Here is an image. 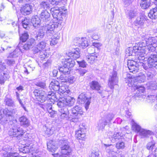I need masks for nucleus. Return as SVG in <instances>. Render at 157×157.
<instances>
[{"label": "nucleus", "instance_id": "nucleus-1", "mask_svg": "<svg viewBox=\"0 0 157 157\" xmlns=\"http://www.w3.org/2000/svg\"><path fill=\"white\" fill-rule=\"evenodd\" d=\"M10 125V129L8 131L9 135L12 137H17L18 139L21 137L19 142L22 144V146L20 147L19 151L23 153H28L35 147L34 145H32L33 138L31 135L25 132L23 129L19 127V124L16 119L10 120L8 122Z\"/></svg>", "mask_w": 157, "mask_h": 157}, {"label": "nucleus", "instance_id": "nucleus-2", "mask_svg": "<svg viewBox=\"0 0 157 157\" xmlns=\"http://www.w3.org/2000/svg\"><path fill=\"white\" fill-rule=\"evenodd\" d=\"M37 100L41 103L45 101L46 100L48 102L51 101L53 103L55 100V95L54 92L52 91L47 92L43 90L35 89L33 92Z\"/></svg>", "mask_w": 157, "mask_h": 157}, {"label": "nucleus", "instance_id": "nucleus-3", "mask_svg": "<svg viewBox=\"0 0 157 157\" xmlns=\"http://www.w3.org/2000/svg\"><path fill=\"white\" fill-rule=\"evenodd\" d=\"M134 79L136 80L138 83H140L145 82L146 80V78L145 75L142 73H140L135 78H133L131 75L127 74V78H126L125 81L126 83H128V85L129 86H132L134 85V83L133 82Z\"/></svg>", "mask_w": 157, "mask_h": 157}, {"label": "nucleus", "instance_id": "nucleus-4", "mask_svg": "<svg viewBox=\"0 0 157 157\" xmlns=\"http://www.w3.org/2000/svg\"><path fill=\"white\" fill-rule=\"evenodd\" d=\"M137 53V56H136V58L134 60H128V67L130 71L133 73H135L137 72L139 70L138 67L137 66V64H138L139 62H143L145 59V58L143 60H141L140 58L141 56H139Z\"/></svg>", "mask_w": 157, "mask_h": 157}, {"label": "nucleus", "instance_id": "nucleus-5", "mask_svg": "<svg viewBox=\"0 0 157 157\" xmlns=\"http://www.w3.org/2000/svg\"><path fill=\"white\" fill-rule=\"evenodd\" d=\"M35 43V40L33 39H29L25 44H23L24 43L20 42L13 53H14L16 51L18 50L21 52H22L24 50H28L33 47Z\"/></svg>", "mask_w": 157, "mask_h": 157}, {"label": "nucleus", "instance_id": "nucleus-6", "mask_svg": "<svg viewBox=\"0 0 157 157\" xmlns=\"http://www.w3.org/2000/svg\"><path fill=\"white\" fill-rule=\"evenodd\" d=\"M75 101V99L71 97H68L67 98L63 97L59 99L57 105L58 106L71 107L74 105Z\"/></svg>", "mask_w": 157, "mask_h": 157}, {"label": "nucleus", "instance_id": "nucleus-7", "mask_svg": "<svg viewBox=\"0 0 157 157\" xmlns=\"http://www.w3.org/2000/svg\"><path fill=\"white\" fill-rule=\"evenodd\" d=\"M118 79L117 73L116 71H113L110 73L108 78V85L111 89L114 88V86L117 85Z\"/></svg>", "mask_w": 157, "mask_h": 157}, {"label": "nucleus", "instance_id": "nucleus-8", "mask_svg": "<svg viewBox=\"0 0 157 157\" xmlns=\"http://www.w3.org/2000/svg\"><path fill=\"white\" fill-rule=\"evenodd\" d=\"M62 62L64 67L63 74H69L70 68L73 67L75 64V61L72 58H66L63 59Z\"/></svg>", "mask_w": 157, "mask_h": 157}, {"label": "nucleus", "instance_id": "nucleus-9", "mask_svg": "<svg viewBox=\"0 0 157 157\" xmlns=\"http://www.w3.org/2000/svg\"><path fill=\"white\" fill-rule=\"evenodd\" d=\"M50 11L54 19L56 20L57 21L59 22L62 21L63 18L65 17V13L60 11L58 7L51 8Z\"/></svg>", "mask_w": 157, "mask_h": 157}, {"label": "nucleus", "instance_id": "nucleus-10", "mask_svg": "<svg viewBox=\"0 0 157 157\" xmlns=\"http://www.w3.org/2000/svg\"><path fill=\"white\" fill-rule=\"evenodd\" d=\"M72 117L71 121L74 122H77L78 119L83 114V111L81 107L76 106L72 109Z\"/></svg>", "mask_w": 157, "mask_h": 157}, {"label": "nucleus", "instance_id": "nucleus-11", "mask_svg": "<svg viewBox=\"0 0 157 157\" xmlns=\"http://www.w3.org/2000/svg\"><path fill=\"white\" fill-rule=\"evenodd\" d=\"M156 58L155 54H151L150 56H149L147 62L148 63L147 64H144L141 62H139L141 64V65L143 67V68L146 71H151V70L153 69L154 70V66H150V65H153L154 64V62L155 59V58Z\"/></svg>", "mask_w": 157, "mask_h": 157}, {"label": "nucleus", "instance_id": "nucleus-12", "mask_svg": "<svg viewBox=\"0 0 157 157\" xmlns=\"http://www.w3.org/2000/svg\"><path fill=\"white\" fill-rule=\"evenodd\" d=\"M61 143L62 145L61 147V155H65L67 156H69L71 154L72 150L71 148L68 144V143L67 140H60Z\"/></svg>", "mask_w": 157, "mask_h": 157}, {"label": "nucleus", "instance_id": "nucleus-13", "mask_svg": "<svg viewBox=\"0 0 157 157\" xmlns=\"http://www.w3.org/2000/svg\"><path fill=\"white\" fill-rule=\"evenodd\" d=\"M91 98H88L84 93H82L78 97L77 101L79 104L85 103V108L86 110L89 108Z\"/></svg>", "mask_w": 157, "mask_h": 157}, {"label": "nucleus", "instance_id": "nucleus-14", "mask_svg": "<svg viewBox=\"0 0 157 157\" xmlns=\"http://www.w3.org/2000/svg\"><path fill=\"white\" fill-rule=\"evenodd\" d=\"M2 112H3V113L6 115V117H12L13 116V114L12 113L9 112V110L7 109L3 110L0 109V121H1V123L2 124H6L8 120L7 118L3 117V114L1 113Z\"/></svg>", "mask_w": 157, "mask_h": 157}, {"label": "nucleus", "instance_id": "nucleus-15", "mask_svg": "<svg viewBox=\"0 0 157 157\" xmlns=\"http://www.w3.org/2000/svg\"><path fill=\"white\" fill-rule=\"evenodd\" d=\"M50 14L47 11L43 10L40 14L39 17L42 24L44 25L49 21L50 20Z\"/></svg>", "mask_w": 157, "mask_h": 157}, {"label": "nucleus", "instance_id": "nucleus-16", "mask_svg": "<svg viewBox=\"0 0 157 157\" xmlns=\"http://www.w3.org/2000/svg\"><path fill=\"white\" fill-rule=\"evenodd\" d=\"M80 51L78 48H74L69 50L66 53V55L69 57H72L74 59H76L80 57Z\"/></svg>", "mask_w": 157, "mask_h": 157}, {"label": "nucleus", "instance_id": "nucleus-17", "mask_svg": "<svg viewBox=\"0 0 157 157\" xmlns=\"http://www.w3.org/2000/svg\"><path fill=\"white\" fill-rule=\"evenodd\" d=\"M41 26H43L44 31H46L47 34L50 35L53 33L54 29L57 26V25L52 22H50L49 24L47 25L45 23V24L42 25Z\"/></svg>", "mask_w": 157, "mask_h": 157}, {"label": "nucleus", "instance_id": "nucleus-18", "mask_svg": "<svg viewBox=\"0 0 157 157\" xmlns=\"http://www.w3.org/2000/svg\"><path fill=\"white\" fill-rule=\"evenodd\" d=\"M90 50H92V53L89 56H86V60L88 63L90 64H93L95 62L97 56H96L95 54L93 53L95 50L94 48L92 47L89 48L88 50V51L90 52Z\"/></svg>", "mask_w": 157, "mask_h": 157}, {"label": "nucleus", "instance_id": "nucleus-19", "mask_svg": "<svg viewBox=\"0 0 157 157\" xmlns=\"http://www.w3.org/2000/svg\"><path fill=\"white\" fill-rule=\"evenodd\" d=\"M109 138L113 143L117 141L120 139H121L123 135L119 131L115 132L113 134L112 133H109Z\"/></svg>", "mask_w": 157, "mask_h": 157}, {"label": "nucleus", "instance_id": "nucleus-20", "mask_svg": "<svg viewBox=\"0 0 157 157\" xmlns=\"http://www.w3.org/2000/svg\"><path fill=\"white\" fill-rule=\"evenodd\" d=\"M32 6L30 5L27 4L23 6L20 10V12L24 15H28L32 12Z\"/></svg>", "mask_w": 157, "mask_h": 157}, {"label": "nucleus", "instance_id": "nucleus-21", "mask_svg": "<svg viewBox=\"0 0 157 157\" xmlns=\"http://www.w3.org/2000/svg\"><path fill=\"white\" fill-rule=\"evenodd\" d=\"M146 20V17L144 15L139 13L138 16L134 21V24L136 26L142 25Z\"/></svg>", "mask_w": 157, "mask_h": 157}, {"label": "nucleus", "instance_id": "nucleus-22", "mask_svg": "<svg viewBox=\"0 0 157 157\" xmlns=\"http://www.w3.org/2000/svg\"><path fill=\"white\" fill-rule=\"evenodd\" d=\"M76 45L82 48H85L88 46L87 40L86 38H77Z\"/></svg>", "mask_w": 157, "mask_h": 157}, {"label": "nucleus", "instance_id": "nucleus-23", "mask_svg": "<svg viewBox=\"0 0 157 157\" xmlns=\"http://www.w3.org/2000/svg\"><path fill=\"white\" fill-rule=\"evenodd\" d=\"M57 92L59 95V99L65 97L66 96L68 95L70 91L68 88H65V86H61L59 88V89Z\"/></svg>", "mask_w": 157, "mask_h": 157}, {"label": "nucleus", "instance_id": "nucleus-24", "mask_svg": "<svg viewBox=\"0 0 157 157\" xmlns=\"http://www.w3.org/2000/svg\"><path fill=\"white\" fill-rule=\"evenodd\" d=\"M145 90V88L143 86H137L136 90V93L134 95V98L138 97L140 98V97L142 96V98H144V97H145L144 95Z\"/></svg>", "mask_w": 157, "mask_h": 157}, {"label": "nucleus", "instance_id": "nucleus-25", "mask_svg": "<svg viewBox=\"0 0 157 157\" xmlns=\"http://www.w3.org/2000/svg\"><path fill=\"white\" fill-rule=\"evenodd\" d=\"M46 46V43L44 41L38 43L35 46L33 47V53L36 54L40 52L41 50L44 49Z\"/></svg>", "mask_w": 157, "mask_h": 157}, {"label": "nucleus", "instance_id": "nucleus-26", "mask_svg": "<svg viewBox=\"0 0 157 157\" xmlns=\"http://www.w3.org/2000/svg\"><path fill=\"white\" fill-rule=\"evenodd\" d=\"M49 89H51V91L55 92V91H57L60 87L59 83L58 81L53 80L50 83L49 86ZM55 95V98H56V95Z\"/></svg>", "mask_w": 157, "mask_h": 157}, {"label": "nucleus", "instance_id": "nucleus-27", "mask_svg": "<svg viewBox=\"0 0 157 157\" xmlns=\"http://www.w3.org/2000/svg\"><path fill=\"white\" fill-rule=\"evenodd\" d=\"M45 133L48 135H51L55 131V127L52 124H46L44 127Z\"/></svg>", "mask_w": 157, "mask_h": 157}, {"label": "nucleus", "instance_id": "nucleus-28", "mask_svg": "<svg viewBox=\"0 0 157 157\" xmlns=\"http://www.w3.org/2000/svg\"><path fill=\"white\" fill-rule=\"evenodd\" d=\"M154 134V133L149 130L142 128L140 130L139 135L141 138H147Z\"/></svg>", "mask_w": 157, "mask_h": 157}, {"label": "nucleus", "instance_id": "nucleus-29", "mask_svg": "<svg viewBox=\"0 0 157 157\" xmlns=\"http://www.w3.org/2000/svg\"><path fill=\"white\" fill-rule=\"evenodd\" d=\"M75 135L78 139L83 140L86 137L85 129L84 128H80L76 132Z\"/></svg>", "mask_w": 157, "mask_h": 157}, {"label": "nucleus", "instance_id": "nucleus-30", "mask_svg": "<svg viewBox=\"0 0 157 157\" xmlns=\"http://www.w3.org/2000/svg\"><path fill=\"white\" fill-rule=\"evenodd\" d=\"M140 50H136V51H135L133 49V47H129L126 50L125 56L128 57V56H135V58L136 56H137V53L139 52Z\"/></svg>", "mask_w": 157, "mask_h": 157}, {"label": "nucleus", "instance_id": "nucleus-31", "mask_svg": "<svg viewBox=\"0 0 157 157\" xmlns=\"http://www.w3.org/2000/svg\"><path fill=\"white\" fill-rule=\"evenodd\" d=\"M31 22L35 28L38 27L40 25H42L40 19L37 16H33L31 19Z\"/></svg>", "mask_w": 157, "mask_h": 157}, {"label": "nucleus", "instance_id": "nucleus-32", "mask_svg": "<svg viewBox=\"0 0 157 157\" xmlns=\"http://www.w3.org/2000/svg\"><path fill=\"white\" fill-rule=\"evenodd\" d=\"M20 124L25 127H27L30 125V122L28 119L24 116H22L19 118Z\"/></svg>", "mask_w": 157, "mask_h": 157}, {"label": "nucleus", "instance_id": "nucleus-33", "mask_svg": "<svg viewBox=\"0 0 157 157\" xmlns=\"http://www.w3.org/2000/svg\"><path fill=\"white\" fill-rule=\"evenodd\" d=\"M14 101L9 95H6L4 99V103L8 106L13 107L14 105Z\"/></svg>", "mask_w": 157, "mask_h": 157}, {"label": "nucleus", "instance_id": "nucleus-34", "mask_svg": "<svg viewBox=\"0 0 157 157\" xmlns=\"http://www.w3.org/2000/svg\"><path fill=\"white\" fill-rule=\"evenodd\" d=\"M59 107V108L58 110L60 113L59 114L60 115L62 118H64L68 114V109L66 106Z\"/></svg>", "mask_w": 157, "mask_h": 157}, {"label": "nucleus", "instance_id": "nucleus-35", "mask_svg": "<svg viewBox=\"0 0 157 157\" xmlns=\"http://www.w3.org/2000/svg\"><path fill=\"white\" fill-rule=\"evenodd\" d=\"M46 108L48 113V115L52 117H54L56 115V112L52 109V105L50 103H47L46 105Z\"/></svg>", "mask_w": 157, "mask_h": 157}, {"label": "nucleus", "instance_id": "nucleus-36", "mask_svg": "<svg viewBox=\"0 0 157 157\" xmlns=\"http://www.w3.org/2000/svg\"><path fill=\"white\" fill-rule=\"evenodd\" d=\"M90 86L92 90H100L101 87L99 82L95 80L93 81L90 83Z\"/></svg>", "mask_w": 157, "mask_h": 157}, {"label": "nucleus", "instance_id": "nucleus-37", "mask_svg": "<svg viewBox=\"0 0 157 157\" xmlns=\"http://www.w3.org/2000/svg\"><path fill=\"white\" fill-rule=\"evenodd\" d=\"M17 98L19 102V104L21 105V106L24 109V110L27 111L26 107L24 106L25 104V98L22 96H19V94L17 92H16Z\"/></svg>", "mask_w": 157, "mask_h": 157}, {"label": "nucleus", "instance_id": "nucleus-38", "mask_svg": "<svg viewBox=\"0 0 157 157\" xmlns=\"http://www.w3.org/2000/svg\"><path fill=\"white\" fill-rule=\"evenodd\" d=\"M108 122L106 119H103L100 120L98 124L97 128L99 130L103 131L105 126L107 124Z\"/></svg>", "mask_w": 157, "mask_h": 157}, {"label": "nucleus", "instance_id": "nucleus-39", "mask_svg": "<svg viewBox=\"0 0 157 157\" xmlns=\"http://www.w3.org/2000/svg\"><path fill=\"white\" fill-rule=\"evenodd\" d=\"M59 39L60 36L58 34H54L50 40V45L52 46L56 45L58 43Z\"/></svg>", "mask_w": 157, "mask_h": 157}, {"label": "nucleus", "instance_id": "nucleus-40", "mask_svg": "<svg viewBox=\"0 0 157 157\" xmlns=\"http://www.w3.org/2000/svg\"><path fill=\"white\" fill-rule=\"evenodd\" d=\"M151 0H141L140 5L142 9H146L150 6Z\"/></svg>", "mask_w": 157, "mask_h": 157}, {"label": "nucleus", "instance_id": "nucleus-41", "mask_svg": "<svg viewBox=\"0 0 157 157\" xmlns=\"http://www.w3.org/2000/svg\"><path fill=\"white\" fill-rule=\"evenodd\" d=\"M139 13L133 10H128L126 15L127 17L129 19L132 20L135 17L138 16Z\"/></svg>", "mask_w": 157, "mask_h": 157}, {"label": "nucleus", "instance_id": "nucleus-42", "mask_svg": "<svg viewBox=\"0 0 157 157\" xmlns=\"http://www.w3.org/2000/svg\"><path fill=\"white\" fill-rule=\"evenodd\" d=\"M148 16L152 19L157 18V8H155L150 10L148 13Z\"/></svg>", "mask_w": 157, "mask_h": 157}, {"label": "nucleus", "instance_id": "nucleus-43", "mask_svg": "<svg viewBox=\"0 0 157 157\" xmlns=\"http://www.w3.org/2000/svg\"><path fill=\"white\" fill-rule=\"evenodd\" d=\"M132 128L134 131L139 133L140 132V130L142 129L140 126L134 121H132Z\"/></svg>", "mask_w": 157, "mask_h": 157}, {"label": "nucleus", "instance_id": "nucleus-44", "mask_svg": "<svg viewBox=\"0 0 157 157\" xmlns=\"http://www.w3.org/2000/svg\"><path fill=\"white\" fill-rule=\"evenodd\" d=\"M36 86L43 89V90L47 92H49L48 90L47 89L46 83L44 82L38 81L35 83Z\"/></svg>", "mask_w": 157, "mask_h": 157}, {"label": "nucleus", "instance_id": "nucleus-45", "mask_svg": "<svg viewBox=\"0 0 157 157\" xmlns=\"http://www.w3.org/2000/svg\"><path fill=\"white\" fill-rule=\"evenodd\" d=\"M3 155L4 157H18V154L16 152H9L5 151Z\"/></svg>", "mask_w": 157, "mask_h": 157}, {"label": "nucleus", "instance_id": "nucleus-46", "mask_svg": "<svg viewBox=\"0 0 157 157\" xmlns=\"http://www.w3.org/2000/svg\"><path fill=\"white\" fill-rule=\"evenodd\" d=\"M49 3L47 1H43L40 3V7L41 9L47 10L49 8Z\"/></svg>", "mask_w": 157, "mask_h": 157}, {"label": "nucleus", "instance_id": "nucleus-47", "mask_svg": "<svg viewBox=\"0 0 157 157\" xmlns=\"http://www.w3.org/2000/svg\"><path fill=\"white\" fill-rule=\"evenodd\" d=\"M149 89L152 90H154L155 92L157 93L156 95V104L154 105V108L157 110V86L155 84H152L149 87Z\"/></svg>", "mask_w": 157, "mask_h": 157}, {"label": "nucleus", "instance_id": "nucleus-48", "mask_svg": "<svg viewBox=\"0 0 157 157\" xmlns=\"http://www.w3.org/2000/svg\"><path fill=\"white\" fill-rule=\"evenodd\" d=\"M48 148L50 151H54L57 147L52 141H49L47 144Z\"/></svg>", "mask_w": 157, "mask_h": 157}, {"label": "nucleus", "instance_id": "nucleus-49", "mask_svg": "<svg viewBox=\"0 0 157 157\" xmlns=\"http://www.w3.org/2000/svg\"><path fill=\"white\" fill-rule=\"evenodd\" d=\"M46 49H43L40 52V57L42 59H44L49 57V55L46 52Z\"/></svg>", "mask_w": 157, "mask_h": 157}, {"label": "nucleus", "instance_id": "nucleus-50", "mask_svg": "<svg viewBox=\"0 0 157 157\" xmlns=\"http://www.w3.org/2000/svg\"><path fill=\"white\" fill-rule=\"evenodd\" d=\"M29 37V35L27 32H25L20 36V40L22 41V43H24L28 39Z\"/></svg>", "mask_w": 157, "mask_h": 157}, {"label": "nucleus", "instance_id": "nucleus-51", "mask_svg": "<svg viewBox=\"0 0 157 157\" xmlns=\"http://www.w3.org/2000/svg\"><path fill=\"white\" fill-rule=\"evenodd\" d=\"M43 29L44 28H43L42 29H40L38 31V33L36 36L37 40H40V38H42L44 37L45 31Z\"/></svg>", "mask_w": 157, "mask_h": 157}, {"label": "nucleus", "instance_id": "nucleus-52", "mask_svg": "<svg viewBox=\"0 0 157 157\" xmlns=\"http://www.w3.org/2000/svg\"><path fill=\"white\" fill-rule=\"evenodd\" d=\"M155 143L154 141H152L148 143L147 145V148L149 150L153 151V149L155 148Z\"/></svg>", "mask_w": 157, "mask_h": 157}, {"label": "nucleus", "instance_id": "nucleus-53", "mask_svg": "<svg viewBox=\"0 0 157 157\" xmlns=\"http://www.w3.org/2000/svg\"><path fill=\"white\" fill-rule=\"evenodd\" d=\"M29 23V20L26 18L24 19V21H22V25L24 28L27 29Z\"/></svg>", "mask_w": 157, "mask_h": 157}, {"label": "nucleus", "instance_id": "nucleus-54", "mask_svg": "<svg viewBox=\"0 0 157 157\" xmlns=\"http://www.w3.org/2000/svg\"><path fill=\"white\" fill-rule=\"evenodd\" d=\"M148 102L152 103L154 102L156 100V96L153 95H148L146 98Z\"/></svg>", "mask_w": 157, "mask_h": 157}, {"label": "nucleus", "instance_id": "nucleus-55", "mask_svg": "<svg viewBox=\"0 0 157 157\" xmlns=\"http://www.w3.org/2000/svg\"><path fill=\"white\" fill-rule=\"evenodd\" d=\"M116 147L117 149H123L125 147L124 143L123 141L118 142L116 144Z\"/></svg>", "mask_w": 157, "mask_h": 157}, {"label": "nucleus", "instance_id": "nucleus-56", "mask_svg": "<svg viewBox=\"0 0 157 157\" xmlns=\"http://www.w3.org/2000/svg\"><path fill=\"white\" fill-rule=\"evenodd\" d=\"M151 71H146L147 76V79H149L152 78L154 76V73L155 70H152Z\"/></svg>", "mask_w": 157, "mask_h": 157}, {"label": "nucleus", "instance_id": "nucleus-57", "mask_svg": "<svg viewBox=\"0 0 157 157\" xmlns=\"http://www.w3.org/2000/svg\"><path fill=\"white\" fill-rule=\"evenodd\" d=\"M104 145L106 147V150L108 153H110L111 151H114L113 150V146L112 145H107L104 144Z\"/></svg>", "mask_w": 157, "mask_h": 157}, {"label": "nucleus", "instance_id": "nucleus-58", "mask_svg": "<svg viewBox=\"0 0 157 157\" xmlns=\"http://www.w3.org/2000/svg\"><path fill=\"white\" fill-rule=\"evenodd\" d=\"M77 72L80 76H83L87 72V71L85 69L80 68L77 70Z\"/></svg>", "mask_w": 157, "mask_h": 157}, {"label": "nucleus", "instance_id": "nucleus-59", "mask_svg": "<svg viewBox=\"0 0 157 157\" xmlns=\"http://www.w3.org/2000/svg\"><path fill=\"white\" fill-rule=\"evenodd\" d=\"M79 67L84 68L86 67L87 65V63L84 60L81 61H76Z\"/></svg>", "mask_w": 157, "mask_h": 157}, {"label": "nucleus", "instance_id": "nucleus-60", "mask_svg": "<svg viewBox=\"0 0 157 157\" xmlns=\"http://www.w3.org/2000/svg\"><path fill=\"white\" fill-rule=\"evenodd\" d=\"M114 117V115L112 113H110L108 114L106 116V120L108 122V123L110 122V121L112 120V119Z\"/></svg>", "mask_w": 157, "mask_h": 157}, {"label": "nucleus", "instance_id": "nucleus-61", "mask_svg": "<svg viewBox=\"0 0 157 157\" xmlns=\"http://www.w3.org/2000/svg\"><path fill=\"white\" fill-rule=\"evenodd\" d=\"M99 155V152L98 151H93L91 152L90 155V157H98Z\"/></svg>", "mask_w": 157, "mask_h": 157}, {"label": "nucleus", "instance_id": "nucleus-62", "mask_svg": "<svg viewBox=\"0 0 157 157\" xmlns=\"http://www.w3.org/2000/svg\"><path fill=\"white\" fill-rule=\"evenodd\" d=\"M92 38L94 40H97L99 39L100 36L97 33H93L91 36Z\"/></svg>", "mask_w": 157, "mask_h": 157}, {"label": "nucleus", "instance_id": "nucleus-63", "mask_svg": "<svg viewBox=\"0 0 157 157\" xmlns=\"http://www.w3.org/2000/svg\"><path fill=\"white\" fill-rule=\"evenodd\" d=\"M156 58H155V62H154V64L152 65L151 64V66H154V70L155 69H157V54H155Z\"/></svg>", "mask_w": 157, "mask_h": 157}, {"label": "nucleus", "instance_id": "nucleus-64", "mask_svg": "<svg viewBox=\"0 0 157 157\" xmlns=\"http://www.w3.org/2000/svg\"><path fill=\"white\" fill-rule=\"evenodd\" d=\"M92 46L98 48L101 46V44L100 43H93Z\"/></svg>", "mask_w": 157, "mask_h": 157}]
</instances>
